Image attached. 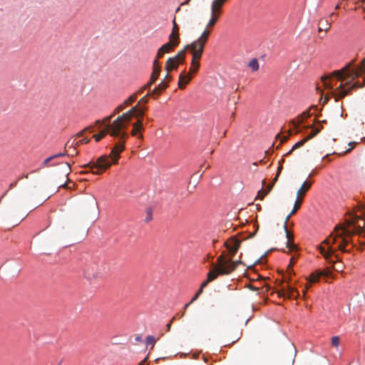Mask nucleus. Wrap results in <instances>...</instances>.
I'll return each instance as SVG.
<instances>
[{
	"label": "nucleus",
	"mask_w": 365,
	"mask_h": 365,
	"mask_svg": "<svg viewBox=\"0 0 365 365\" xmlns=\"http://www.w3.org/2000/svg\"><path fill=\"white\" fill-rule=\"evenodd\" d=\"M227 247L231 255L230 259H227L223 255H220L217 259L218 264L215 266V270H210L207 274H230L235 271L236 267L240 264L246 266L243 274H247L248 271L258 274L260 271L263 270L264 264L266 262V257H262L256 259L254 263L247 265L242 264L240 261H232V258L240 247L239 242H232V245H227Z\"/></svg>",
	"instance_id": "1"
},
{
	"label": "nucleus",
	"mask_w": 365,
	"mask_h": 365,
	"mask_svg": "<svg viewBox=\"0 0 365 365\" xmlns=\"http://www.w3.org/2000/svg\"><path fill=\"white\" fill-rule=\"evenodd\" d=\"M351 237L350 232L344 227H336L334 233L327 239L324 240L319 246L321 254L325 257L329 258L334 255L336 250L344 252H349L351 248L349 238Z\"/></svg>",
	"instance_id": "2"
},
{
	"label": "nucleus",
	"mask_w": 365,
	"mask_h": 365,
	"mask_svg": "<svg viewBox=\"0 0 365 365\" xmlns=\"http://www.w3.org/2000/svg\"><path fill=\"white\" fill-rule=\"evenodd\" d=\"M119 139L118 143L112 148L110 155L101 156L96 163H90L85 167H90L91 170L94 175H101L110 167L112 163H116L120 158V153L125 148V138L126 137H117Z\"/></svg>",
	"instance_id": "3"
},
{
	"label": "nucleus",
	"mask_w": 365,
	"mask_h": 365,
	"mask_svg": "<svg viewBox=\"0 0 365 365\" xmlns=\"http://www.w3.org/2000/svg\"><path fill=\"white\" fill-rule=\"evenodd\" d=\"M351 66V64L350 63L341 70L334 71L330 76L322 77V81L324 86L327 88L331 89L333 86L330 83L329 81L333 77H336L340 81H344L347 79L348 81L346 83V85L350 87L353 84L351 82L354 79L361 76V75L365 71V65L364 62H362L361 66L358 68L350 69Z\"/></svg>",
	"instance_id": "4"
},
{
	"label": "nucleus",
	"mask_w": 365,
	"mask_h": 365,
	"mask_svg": "<svg viewBox=\"0 0 365 365\" xmlns=\"http://www.w3.org/2000/svg\"><path fill=\"white\" fill-rule=\"evenodd\" d=\"M210 31L205 29L200 36L190 44L186 46L192 54L190 72L196 73L200 68V60L202 56L205 46L208 41Z\"/></svg>",
	"instance_id": "5"
},
{
	"label": "nucleus",
	"mask_w": 365,
	"mask_h": 365,
	"mask_svg": "<svg viewBox=\"0 0 365 365\" xmlns=\"http://www.w3.org/2000/svg\"><path fill=\"white\" fill-rule=\"evenodd\" d=\"M133 117V116L128 111L118 117L111 123V136L121 138L127 137V133H125V129Z\"/></svg>",
	"instance_id": "6"
},
{
	"label": "nucleus",
	"mask_w": 365,
	"mask_h": 365,
	"mask_svg": "<svg viewBox=\"0 0 365 365\" xmlns=\"http://www.w3.org/2000/svg\"><path fill=\"white\" fill-rule=\"evenodd\" d=\"M217 276L218 275H207V279L201 284V286H200V288L199 289V290L197 292V293L192 297L191 301L189 303H187V304H186L185 305L184 309H186L192 303H193L200 297V295L202 293L203 289L205 287H207V285L210 282H211L213 280H215L217 278ZM185 312V310H184L182 314H181V317L184 316Z\"/></svg>",
	"instance_id": "7"
},
{
	"label": "nucleus",
	"mask_w": 365,
	"mask_h": 365,
	"mask_svg": "<svg viewBox=\"0 0 365 365\" xmlns=\"http://www.w3.org/2000/svg\"><path fill=\"white\" fill-rule=\"evenodd\" d=\"M322 127L320 126V127H317V128H313V130L311 132L310 134H309V135L304 138H303L302 140H299V142H297V143H295L292 148V150H294L296 149H298L299 148H301L302 146H303L304 145V143L306 142H307L309 139L314 138L315 135H317L322 130Z\"/></svg>",
	"instance_id": "8"
},
{
	"label": "nucleus",
	"mask_w": 365,
	"mask_h": 365,
	"mask_svg": "<svg viewBox=\"0 0 365 365\" xmlns=\"http://www.w3.org/2000/svg\"><path fill=\"white\" fill-rule=\"evenodd\" d=\"M278 294L280 297L295 299L298 296V292L294 288L291 287L287 284L286 287H283L282 289L278 291Z\"/></svg>",
	"instance_id": "9"
},
{
	"label": "nucleus",
	"mask_w": 365,
	"mask_h": 365,
	"mask_svg": "<svg viewBox=\"0 0 365 365\" xmlns=\"http://www.w3.org/2000/svg\"><path fill=\"white\" fill-rule=\"evenodd\" d=\"M194 73H191L190 71L189 73H186L185 71L182 72L179 76L178 88L180 89H184L185 86L191 81L192 75Z\"/></svg>",
	"instance_id": "10"
},
{
	"label": "nucleus",
	"mask_w": 365,
	"mask_h": 365,
	"mask_svg": "<svg viewBox=\"0 0 365 365\" xmlns=\"http://www.w3.org/2000/svg\"><path fill=\"white\" fill-rule=\"evenodd\" d=\"M343 267L344 265L341 262H334L331 265V270L330 269V267H328L327 271H319L317 272H312V274H331L332 271L341 272L343 271Z\"/></svg>",
	"instance_id": "11"
},
{
	"label": "nucleus",
	"mask_w": 365,
	"mask_h": 365,
	"mask_svg": "<svg viewBox=\"0 0 365 365\" xmlns=\"http://www.w3.org/2000/svg\"><path fill=\"white\" fill-rule=\"evenodd\" d=\"M228 0H212L210 6V11L222 14V7Z\"/></svg>",
	"instance_id": "12"
},
{
	"label": "nucleus",
	"mask_w": 365,
	"mask_h": 365,
	"mask_svg": "<svg viewBox=\"0 0 365 365\" xmlns=\"http://www.w3.org/2000/svg\"><path fill=\"white\" fill-rule=\"evenodd\" d=\"M160 73V67L159 66V62H158V59H155L153 61V71L151 74L150 84H153L157 78H158Z\"/></svg>",
	"instance_id": "13"
},
{
	"label": "nucleus",
	"mask_w": 365,
	"mask_h": 365,
	"mask_svg": "<svg viewBox=\"0 0 365 365\" xmlns=\"http://www.w3.org/2000/svg\"><path fill=\"white\" fill-rule=\"evenodd\" d=\"M63 173L64 174L66 181L63 183L59 185V187H63L64 188L70 189L71 187L68 186L67 181L68 180V175L70 174L71 171V164L69 163H66L63 165Z\"/></svg>",
	"instance_id": "14"
},
{
	"label": "nucleus",
	"mask_w": 365,
	"mask_h": 365,
	"mask_svg": "<svg viewBox=\"0 0 365 365\" xmlns=\"http://www.w3.org/2000/svg\"><path fill=\"white\" fill-rule=\"evenodd\" d=\"M285 231V233H286V237H287V247L290 250V251H294L297 250V247L295 245V244L294 243V235L292 232H290L289 230H288V228L287 227V230H284Z\"/></svg>",
	"instance_id": "15"
},
{
	"label": "nucleus",
	"mask_w": 365,
	"mask_h": 365,
	"mask_svg": "<svg viewBox=\"0 0 365 365\" xmlns=\"http://www.w3.org/2000/svg\"><path fill=\"white\" fill-rule=\"evenodd\" d=\"M311 186L312 182L304 181L299 187V189L297 190V197H299L300 199L302 200L306 192L310 189Z\"/></svg>",
	"instance_id": "16"
},
{
	"label": "nucleus",
	"mask_w": 365,
	"mask_h": 365,
	"mask_svg": "<svg viewBox=\"0 0 365 365\" xmlns=\"http://www.w3.org/2000/svg\"><path fill=\"white\" fill-rule=\"evenodd\" d=\"M89 128H86L84 130L78 133L77 134V136L76 138H73V141L71 142V144L70 145V147H72V146H79L80 145L83 144V143H88L89 141H90V139L88 138H83L82 140H77L78 138H81V137H83V133L88 130Z\"/></svg>",
	"instance_id": "17"
},
{
	"label": "nucleus",
	"mask_w": 365,
	"mask_h": 365,
	"mask_svg": "<svg viewBox=\"0 0 365 365\" xmlns=\"http://www.w3.org/2000/svg\"><path fill=\"white\" fill-rule=\"evenodd\" d=\"M107 123L108 124L106 125V128L102 131H101L98 134H96L93 136L96 142L101 140L107 134H110L111 135V123Z\"/></svg>",
	"instance_id": "18"
},
{
	"label": "nucleus",
	"mask_w": 365,
	"mask_h": 365,
	"mask_svg": "<svg viewBox=\"0 0 365 365\" xmlns=\"http://www.w3.org/2000/svg\"><path fill=\"white\" fill-rule=\"evenodd\" d=\"M322 276L325 277L324 280L326 282H329V279L333 278V275H309L306 278V280L307 281L309 286H310L311 284L317 282Z\"/></svg>",
	"instance_id": "19"
},
{
	"label": "nucleus",
	"mask_w": 365,
	"mask_h": 365,
	"mask_svg": "<svg viewBox=\"0 0 365 365\" xmlns=\"http://www.w3.org/2000/svg\"><path fill=\"white\" fill-rule=\"evenodd\" d=\"M312 114L309 111L304 112L298 120H292L289 123L295 128L297 129L299 126L302 123L303 118H309Z\"/></svg>",
	"instance_id": "20"
},
{
	"label": "nucleus",
	"mask_w": 365,
	"mask_h": 365,
	"mask_svg": "<svg viewBox=\"0 0 365 365\" xmlns=\"http://www.w3.org/2000/svg\"><path fill=\"white\" fill-rule=\"evenodd\" d=\"M221 14H218L217 12L211 11V16L210 19L206 26V29L208 30V29L212 28L217 21L219 20Z\"/></svg>",
	"instance_id": "21"
},
{
	"label": "nucleus",
	"mask_w": 365,
	"mask_h": 365,
	"mask_svg": "<svg viewBox=\"0 0 365 365\" xmlns=\"http://www.w3.org/2000/svg\"><path fill=\"white\" fill-rule=\"evenodd\" d=\"M180 63H178L174 58H169L166 62L165 69L168 73H170L173 70L178 68Z\"/></svg>",
	"instance_id": "22"
},
{
	"label": "nucleus",
	"mask_w": 365,
	"mask_h": 365,
	"mask_svg": "<svg viewBox=\"0 0 365 365\" xmlns=\"http://www.w3.org/2000/svg\"><path fill=\"white\" fill-rule=\"evenodd\" d=\"M168 86V83L163 80L161 83L154 88L153 91V95H159L163 91L166 89Z\"/></svg>",
	"instance_id": "23"
},
{
	"label": "nucleus",
	"mask_w": 365,
	"mask_h": 365,
	"mask_svg": "<svg viewBox=\"0 0 365 365\" xmlns=\"http://www.w3.org/2000/svg\"><path fill=\"white\" fill-rule=\"evenodd\" d=\"M133 130L131 131V135L135 136L143 129V122L141 119H138L137 122L133 123Z\"/></svg>",
	"instance_id": "24"
},
{
	"label": "nucleus",
	"mask_w": 365,
	"mask_h": 365,
	"mask_svg": "<svg viewBox=\"0 0 365 365\" xmlns=\"http://www.w3.org/2000/svg\"><path fill=\"white\" fill-rule=\"evenodd\" d=\"M319 26L318 29L319 32L324 31H328L330 29V24L327 20H320L319 22Z\"/></svg>",
	"instance_id": "25"
},
{
	"label": "nucleus",
	"mask_w": 365,
	"mask_h": 365,
	"mask_svg": "<svg viewBox=\"0 0 365 365\" xmlns=\"http://www.w3.org/2000/svg\"><path fill=\"white\" fill-rule=\"evenodd\" d=\"M169 42H173L175 45L178 46L180 42L179 32L172 31L169 36Z\"/></svg>",
	"instance_id": "26"
},
{
	"label": "nucleus",
	"mask_w": 365,
	"mask_h": 365,
	"mask_svg": "<svg viewBox=\"0 0 365 365\" xmlns=\"http://www.w3.org/2000/svg\"><path fill=\"white\" fill-rule=\"evenodd\" d=\"M126 107V105L124 104V103L120 106H118L114 110V113L113 114H112L111 115H110L109 117H107L106 118H105L104 120V122L105 123H110V119L113 118V116L116 114V113H119L120 112H121L123 110L125 109V108Z\"/></svg>",
	"instance_id": "27"
},
{
	"label": "nucleus",
	"mask_w": 365,
	"mask_h": 365,
	"mask_svg": "<svg viewBox=\"0 0 365 365\" xmlns=\"http://www.w3.org/2000/svg\"><path fill=\"white\" fill-rule=\"evenodd\" d=\"M284 162V159L283 158L279 161V166L277 168V174H276V176L274 177V178L273 179V182L272 184L274 185V183H275L277 181L278 178L282 170Z\"/></svg>",
	"instance_id": "28"
},
{
	"label": "nucleus",
	"mask_w": 365,
	"mask_h": 365,
	"mask_svg": "<svg viewBox=\"0 0 365 365\" xmlns=\"http://www.w3.org/2000/svg\"><path fill=\"white\" fill-rule=\"evenodd\" d=\"M176 45H175L173 42H168L163 45L160 48L163 50V53H168Z\"/></svg>",
	"instance_id": "29"
},
{
	"label": "nucleus",
	"mask_w": 365,
	"mask_h": 365,
	"mask_svg": "<svg viewBox=\"0 0 365 365\" xmlns=\"http://www.w3.org/2000/svg\"><path fill=\"white\" fill-rule=\"evenodd\" d=\"M248 66L251 68L252 71H257L259 70V66L257 58H253L249 63Z\"/></svg>",
	"instance_id": "30"
},
{
	"label": "nucleus",
	"mask_w": 365,
	"mask_h": 365,
	"mask_svg": "<svg viewBox=\"0 0 365 365\" xmlns=\"http://www.w3.org/2000/svg\"><path fill=\"white\" fill-rule=\"evenodd\" d=\"M302 202V200L300 199L299 197H297V199L296 200V201L294 202L293 209L291 211V215H294L296 213V212L300 208Z\"/></svg>",
	"instance_id": "31"
},
{
	"label": "nucleus",
	"mask_w": 365,
	"mask_h": 365,
	"mask_svg": "<svg viewBox=\"0 0 365 365\" xmlns=\"http://www.w3.org/2000/svg\"><path fill=\"white\" fill-rule=\"evenodd\" d=\"M137 99V93H134L131 95L128 99H126L124 101V104L127 106H129L132 104L133 102H135Z\"/></svg>",
	"instance_id": "32"
},
{
	"label": "nucleus",
	"mask_w": 365,
	"mask_h": 365,
	"mask_svg": "<svg viewBox=\"0 0 365 365\" xmlns=\"http://www.w3.org/2000/svg\"><path fill=\"white\" fill-rule=\"evenodd\" d=\"M156 342V340L154 336H148L146 337V345H151V349L153 348Z\"/></svg>",
	"instance_id": "33"
},
{
	"label": "nucleus",
	"mask_w": 365,
	"mask_h": 365,
	"mask_svg": "<svg viewBox=\"0 0 365 365\" xmlns=\"http://www.w3.org/2000/svg\"><path fill=\"white\" fill-rule=\"evenodd\" d=\"M331 346L337 348L340 344V338L338 336H333L331 339Z\"/></svg>",
	"instance_id": "34"
},
{
	"label": "nucleus",
	"mask_w": 365,
	"mask_h": 365,
	"mask_svg": "<svg viewBox=\"0 0 365 365\" xmlns=\"http://www.w3.org/2000/svg\"><path fill=\"white\" fill-rule=\"evenodd\" d=\"M273 185V184L269 185L266 190H264L263 188H262L259 190V194L263 193L262 196L261 197V199H263L272 190Z\"/></svg>",
	"instance_id": "35"
},
{
	"label": "nucleus",
	"mask_w": 365,
	"mask_h": 365,
	"mask_svg": "<svg viewBox=\"0 0 365 365\" xmlns=\"http://www.w3.org/2000/svg\"><path fill=\"white\" fill-rule=\"evenodd\" d=\"M139 110V106L138 104H137L136 106H135L134 107H133L130 110H128V112L133 115V116H135L136 113L138 112Z\"/></svg>",
	"instance_id": "36"
},
{
	"label": "nucleus",
	"mask_w": 365,
	"mask_h": 365,
	"mask_svg": "<svg viewBox=\"0 0 365 365\" xmlns=\"http://www.w3.org/2000/svg\"><path fill=\"white\" fill-rule=\"evenodd\" d=\"M53 159H54V157H53V156H51V157H49V158H46V159L43 162V163H42V167H43V168H45V167H48V166H49V165H48L49 162H51V161L52 160H53Z\"/></svg>",
	"instance_id": "37"
},
{
	"label": "nucleus",
	"mask_w": 365,
	"mask_h": 365,
	"mask_svg": "<svg viewBox=\"0 0 365 365\" xmlns=\"http://www.w3.org/2000/svg\"><path fill=\"white\" fill-rule=\"evenodd\" d=\"M144 112H145L144 109H143V108H139V110H138V112L136 113L135 116H136L138 119H141V118L143 117V115H144Z\"/></svg>",
	"instance_id": "38"
},
{
	"label": "nucleus",
	"mask_w": 365,
	"mask_h": 365,
	"mask_svg": "<svg viewBox=\"0 0 365 365\" xmlns=\"http://www.w3.org/2000/svg\"><path fill=\"white\" fill-rule=\"evenodd\" d=\"M186 50H187V48H186V47H185L184 49L180 51L177 53L178 56H180L181 57V59H184L185 60Z\"/></svg>",
	"instance_id": "39"
},
{
	"label": "nucleus",
	"mask_w": 365,
	"mask_h": 365,
	"mask_svg": "<svg viewBox=\"0 0 365 365\" xmlns=\"http://www.w3.org/2000/svg\"><path fill=\"white\" fill-rule=\"evenodd\" d=\"M173 26L172 31H174V32H175V31L179 32V27H178V24H177V23H176L175 19H173Z\"/></svg>",
	"instance_id": "40"
},
{
	"label": "nucleus",
	"mask_w": 365,
	"mask_h": 365,
	"mask_svg": "<svg viewBox=\"0 0 365 365\" xmlns=\"http://www.w3.org/2000/svg\"><path fill=\"white\" fill-rule=\"evenodd\" d=\"M66 155H70V154L68 152H65V153H59L53 155L52 156L54 157V159H56V158L66 156Z\"/></svg>",
	"instance_id": "41"
},
{
	"label": "nucleus",
	"mask_w": 365,
	"mask_h": 365,
	"mask_svg": "<svg viewBox=\"0 0 365 365\" xmlns=\"http://www.w3.org/2000/svg\"><path fill=\"white\" fill-rule=\"evenodd\" d=\"M292 215H291V212L287 216V217L285 218V220H284V230H287V223L291 217Z\"/></svg>",
	"instance_id": "42"
},
{
	"label": "nucleus",
	"mask_w": 365,
	"mask_h": 365,
	"mask_svg": "<svg viewBox=\"0 0 365 365\" xmlns=\"http://www.w3.org/2000/svg\"><path fill=\"white\" fill-rule=\"evenodd\" d=\"M165 53H163V50H161V48H160L158 51L155 59L158 60L159 58H162Z\"/></svg>",
	"instance_id": "43"
},
{
	"label": "nucleus",
	"mask_w": 365,
	"mask_h": 365,
	"mask_svg": "<svg viewBox=\"0 0 365 365\" xmlns=\"http://www.w3.org/2000/svg\"><path fill=\"white\" fill-rule=\"evenodd\" d=\"M172 58H174L178 63H182L184 61V59H181V57L178 56V54L175 55L174 57H172Z\"/></svg>",
	"instance_id": "44"
},
{
	"label": "nucleus",
	"mask_w": 365,
	"mask_h": 365,
	"mask_svg": "<svg viewBox=\"0 0 365 365\" xmlns=\"http://www.w3.org/2000/svg\"><path fill=\"white\" fill-rule=\"evenodd\" d=\"M148 103V95H146L145 96H144L143 98H142L139 101V102H138V104L139 105L140 103Z\"/></svg>",
	"instance_id": "45"
},
{
	"label": "nucleus",
	"mask_w": 365,
	"mask_h": 365,
	"mask_svg": "<svg viewBox=\"0 0 365 365\" xmlns=\"http://www.w3.org/2000/svg\"><path fill=\"white\" fill-rule=\"evenodd\" d=\"M170 79H171V77L169 75V73L167 72V74H166V76L165 77L164 81L168 83L170 81Z\"/></svg>",
	"instance_id": "46"
},
{
	"label": "nucleus",
	"mask_w": 365,
	"mask_h": 365,
	"mask_svg": "<svg viewBox=\"0 0 365 365\" xmlns=\"http://www.w3.org/2000/svg\"><path fill=\"white\" fill-rule=\"evenodd\" d=\"M294 260V258L292 257L291 258V262H290L289 264L287 266L288 269H289L291 268V267L293 265Z\"/></svg>",
	"instance_id": "47"
},
{
	"label": "nucleus",
	"mask_w": 365,
	"mask_h": 365,
	"mask_svg": "<svg viewBox=\"0 0 365 365\" xmlns=\"http://www.w3.org/2000/svg\"><path fill=\"white\" fill-rule=\"evenodd\" d=\"M69 154L71 156H74V155H76L78 154V152L76 150V148H74L73 149V151L71 153H69Z\"/></svg>",
	"instance_id": "48"
},
{
	"label": "nucleus",
	"mask_w": 365,
	"mask_h": 365,
	"mask_svg": "<svg viewBox=\"0 0 365 365\" xmlns=\"http://www.w3.org/2000/svg\"><path fill=\"white\" fill-rule=\"evenodd\" d=\"M288 138H289V136H284L282 138H281V140H280L281 144L286 142L288 140Z\"/></svg>",
	"instance_id": "49"
},
{
	"label": "nucleus",
	"mask_w": 365,
	"mask_h": 365,
	"mask_svg": "<svg viewBox=\"0 0 365 365\" xmlns=\"http://www.w3.org/2000/svg\"><path fill=\"white\" fill-rule=\"evenodd\" d=\"M153 84H150V81L143 86L144 89L146 90V89H148L150 88V87L152 86Z\"/></svg>",
	"instance_id": "50"
},
{
	"label": "nucleus",
	"mask_w": 365,
	"mask_h": 365,
	"mask_svg": "<svg viewBox=\"0 0 365 365\" xmlns=\"http://www.w3.org/2000/svg\"><path fill=\"white\" fill-rule=\"evenodd\" d=\"M146 359H147V357H146L143 361H140V362L139 363V365H147V364H145V361H146Z\"/></svg>",
	"instance_id": "51"
},
{
	"label": "nucleus",
	"mask_w": 365,
	"mask_h": 365,
	"mask_svg": "<svg viewBox=\"0 0 365 365\" xmlns=\"http://www.w3.org/2000/svg\"><path fill=\"white\" fill-rule=\"evenodd\" d=\"M262 195H263V193H260V194H259V192H258V194H257V196L256 197V199H258V198H259V199L262 200V199H261V197L262 196Z\"/></svg>",
	"instance_id": "52"
},
{
	"label": "nucleus",
	"mask_w": 365,
	"mask_h": 365,
	"mask_svg": "<svg viewBox=\"0 0 365 365\" xmlns=\"http://www.w3.org/2000/svg\"><path fill=\"white\" fill-rule=\"evenodd\" d=\"M190 1V0H186L185 1L182 2V3L181 4V5H182V6H183V5H187V4H189Z\"/></svg>",
	"instance_id": "53"
},
{
	"label": "nucleus",
	"mask_w": 365,
	"mask_h": 365,
	"mask_svg": "<svg viewBox=\"0 0 365 365\" xmlns=\"http://www.w3.org/2000/svg\"><path fill=\"white\" fill-rule=\"evenodd\" d=\"M145 91L144 88L142 87L138 92V93H142Z\"/></svg>",
	"instance_id": "54"
},
{
	"label": "nucleus",
	"mask_w": 365,
	"mask_h": 365,
	"mask_svg": "<svg viewBox=\"0 0 365 365\" xmlns=\"http://www.w3.org/2000/svg\"><path fill=\"white\" fill-rule=\"evenodd\" d=\"M292 151H293V150H292V149H291V150H290L289 152H287V153L284 156H288V155H289L292 153Z\"/></svg>",
	"instance_id": "55"
},
{
	"label": "nucleus",
	"mask_w": 365,
	"mask_h": 365,
	"mask_svg": "<svg viewBox=\"0 0 365 365\" xmlns=\"http://www.w3.org/2000/svg\"><path fill=\"white\" fill-rule=\"evenodd\" d=\"M257 279H264V278L262 277V275L258 274V275H257Z\"/></svg>",
	"instance_id": "56"
},
{
	"label": "nucleus",
	"mask_w": 365,
	"mask_h": 365,
	"mask_svg": "<svg viewBox=\"0 0 365 365\" xmlns=\"http://www.w3.org/2000/svg\"><path fill=\"white\" fill-rule=\"evenodd\" d=\"M16 184V182H15V183H14V184H13V183H11V184L10 185V188L13 187Z\"/></svg>",
	"instance_id": "57"
},
{
	"label": "nucleus",
	"mask_w": 365,
	"mask_h": 365,
	"mask_svg": "<svg viewBox=\"0 0 365 365\" xmlns=\"http://www.w3.org/2000/svg\"><path fill=\"white\" fill-rule=\"evenodd\" d=\"M167 327H168V330H170V323H169V324L167 325Z\"/></svg>",
	"instance_id": "58"
},
{
	"label": "nucleus",
	"mask_w": 365,
	"mask_h": 365,
	"mask_svg": "<svg viewBox=\"0 0 365 365\" xmlns=\"http://www.w3.org/2000/svg\"><path fill=\"white\" fill-rule=\"evenodd\" d=\"M280 138V135H279V134H277V135H276V138H277V139H278V138Z\"/></svg>",
	"instance_id": "59"
},
{
	"label": "nucleus",
	"mask_w": 365,
	"mask_h": 365,
	"mask_svg": "<svg viewBox=\"0 0 365 365\" xmlns=\"http://www.w3.org/2000/svg\"><path fill=\"white\" fill-rule=\"evenodd\" d=\"M265 180H262V185L264 186L265 185Z\"/></svg>",
	"instance_id": "60"
},
{
	"label": "nucleus",
	"mask_w": 365,
	"mask_h": 365,
	"mask_svg": "<svg viewBox=\"0 0 365 365\" xmlns=\"http://www.w3.org/2000/svg\"><path fill=\"white\" fill-rule=\"evenodd\" d=\"M307 289H308V286L307 285V286L305 287V289L304 290V292H306V290H307Z\"/></svg>",
	"instance_id": "61"
},
{
	"label": "nucleus",
	"mask_w": 365,
	"mask_h": 365,
	"mask_svg": "<svg viewBox=\"0 0 365 365\" xmlns=\"http://www.w3.org/2000/svg\"><path fill=\"white\" fill-rule=\"evenodd\" d=\"M250 288L254 289H258V288L254 287L253 286H251Z\"/></svg>",
	"instance_id": "62"
},
{
	"label": "nucleus",
	"mask_w": 365,
	"mask_h": 365,
	"mask_svg": "<svg viewBox=\"0 0 365 365\" xmlns=\"http://www.w3.org/2000/svg\"><path fill=\"white\" fill-rule=\"evenodd\" d=\"M289 135H292V130H289Z\"/></svg>",
	"instance_id": "63"
},
{
	"label": "nucleus",
	"mask_w": 365,
	"mask_h": 365,
	"mask_svg": "<svg viewBox=\"0 0 365 365\" xmlns=\"http://www.w3.org/2000/svg\"><path fill=\"white\" fill-rule=\"evenodd\" d=\"M328 101L327 98H325L324 102H327Z\"/></svg>",
	"instance_id": "64"
}]
</instances>
